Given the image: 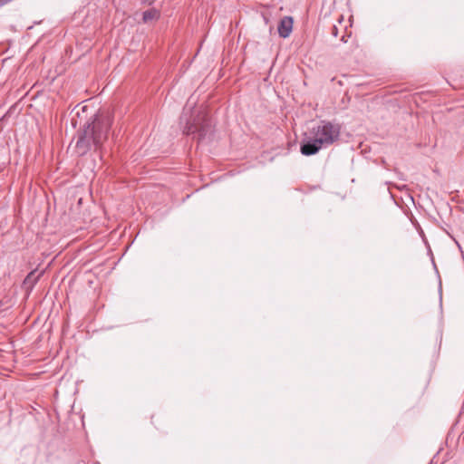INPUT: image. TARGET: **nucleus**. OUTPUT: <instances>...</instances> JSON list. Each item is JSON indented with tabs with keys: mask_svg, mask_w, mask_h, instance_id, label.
Listing matches in <instances>:
<instances>
[{
	"mask_svg": "<svg viewBox=\"0 0 464 464\" xmlns=\"http://www.w3.org/2000/svg\"><path fill=\"white\" fill-rule=\"evenodd\" d=\"M111 125L110 114L97 115L92 123H89L79 134L75 144V151L78 155L86 154L92 147L98 148L107 139L108 131Z\"/></svg>",
	"mask_w": 464,
	"mask_h": 464,
	"instance_id": "f257e3e1",
	"label": "nucleus"
},
{
	"mask_svg": "<svg viewBox=\"0 0 464 464\" xmlns=\"http://www.w3.org/2000/svg\"><path fill=\"white\" fill-rule=\"evenodd\" d=\"M141 1H142L143 3H147V2H149L150 4H151V3H152V1H150V0H141Z\"/></svg>",
	"mask_w": 464,
	"mask_h": 464,
	"instance_id": "423d86ee",
	"label": "nucleus"
},
{
	"mask_svg": "<svg viewBox=\"0 0 464 464\" xmlns=\"http://www.w3.org/2000/svg\"><path fill=\"white\" fill-rule=\"evenodd\" d=\"M336 31H337V28L335 26H334V34L336 35Z\"/></svg>",
	"mask_w": 464,
	"mask_h": 464,
	"instance_id": "0eeeda50",
	"label": "nucleus"
},
{
	"mask_svg": "<svg viewBox=\"0 0 464 464\" xmlns=\"http://www.w3.org/2000/svg\"><path fill=\"white\" fill-rule=\"evenodd\" d=\"M159 17H160L159 11L152 8V9L147 10L143 13L142 20L144 23H148L152 20H157Z\"/></svg>",
	"mask_w": 464,
	"mask_h": 464,
	"instance_id": "39448f33",
	"label": "nucleus"
},
{
	"mask_svg": "<svg viewBox=\"0 0 464 464\" xmlns=\"http://www.w3.org/2000/svg\"><path fill=\"white\" fill-rule=\"evenodd\" d=\"M210 122L202 117L198 121H195L193 123L188 124L184 130V132L187 135L197 134L198 140H203L210 130Z\"/></svg>",
	"mask_w": 464,
	"mask_h": 464,
	"instance_id": "7ed1b4c3",
	"label": "nucleus"
},
{
	"mask_svg": "<svg viewBox=\"0 0 464 464\" xmlns=\"http://www.w3.org/2000/svg\"><path fill=\"white\" fill-rule=\"evenodd\" d=\"M293 18L290 16H285L281 19L277 28L281 37L286 38L290 35L293 30Z\"/></svg>",
	"mask_w": 464,
	"mask_h": 464,
	"instance_id": "20e7f679",
	"label": "nucleus"
},
{
	"mask_svg": "<svg viewBox=\"0 0 464 464\" xmlns=\"http://www.w3.org/2000/svg\"><path fill=\"white\" fill-rule=\"evenodd\" d=\"M340 127L329 121H321L311 129L309 136L301 146V153L305 156L316 154L321 149L332 145L339 139Z\"/></svg>",
	"mask_w": 464,
	"mask_h": 464,
	"instance_id": "f03ea898",
	"label": "nucleus"
}]
</instances>
